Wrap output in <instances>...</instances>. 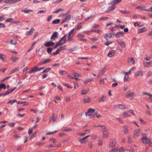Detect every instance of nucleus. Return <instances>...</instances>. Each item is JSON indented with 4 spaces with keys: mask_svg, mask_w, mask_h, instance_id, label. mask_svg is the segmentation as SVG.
<instances>
[{
    "mask_svg": "<svg viewBox=\"0 0 152 152\" xmlns=\"http://www.w3.org/2000/svg\"><path fill=\"white\" fill-rule=\"evenodd\" d=\"M19 70V67H16L10 72V74L14 73Z\"/></svg>",
    "mask_w": 152,
    "mask_h": 152,
    "instance_id": "7c9ffc66",
    "label": "nucleus"
},
{
    "mask_svg": "<svg viewBox=\"0 0 152 152\" xmlns=\"http://www.w3.org/2000/svg\"><path fill=\"white\" fill-rule=\"evenodd\" d=\"M116 107H118L120 109H126L125 107H124V105H114V107L115 108Z\"/></svg>",
    "mask_w": 152,
    "mask_h": 152,
    "instance_id": "393cba45",
    "label": "nucleus"
},
{
    "mask_svg": "<svg viewBox=\"0 0 152 152\" xmlns=\"http://www.w3.org/2000/svg\"><path fill=\"white\" fill-rule=\"evenodd\" d=\"M0 87L1 88L5 89L6 88V86L4 83H1L0 84Z\"/></svg>",
    "mask_w": 152,
    "mask_h": 152,
    "instance_id": "a18cd8bd",
    "label": "nucleus"
},
{
    "mask_svg": "<svg viewBox=\"0 0 152 152\" xmlns=\"http://www.w3.org/2000/svg\"><path fill=\"white\" fill-rule=\"evenodd\" d=\"M86 115L87 116H89V117H92V114L91 113H90L88 112H87L86 113Z\"/></svg>",
    "mask_w": 152,
    "mask_h": 152,
    "instance_id": "864d4df0",
    "label": "nucleus"
},
{
    "mask_svg": "<svg viewBox=\"0 0 152 152\" xmlns=\"http://www.w3.org/2000/svg\"><path fill=\"white\" fill-rule=\"evenodd\" d=\"M68 76L69 77V79H75V80L77 81L79 80H80V79L79 78L72 77L69 75H68Z\"/></svg>",
    "mask_w": 152,
    "mask_h": 152,
    "instance_id": "79ce46f5",
    "label": "nucleus"
},
{
    "mask_svg": "<svg viewBox=\"0 0 152 152\" xmlns=\"http://www.w3.org/2000/svg\"><path fill=\"white\" fill-rule=\"evenodd\" d=\"M79 40L80 41L83 42H86L87 41V40L86 39L83 38L80 39Z\"/></svg>",
    "mask_w": 152,
    "mask_h": 152,
    "instance_id": "e2e57ef3",
    "label": "nucleus"
},
{
    "mask_svg": "<svg viewBox=\"0 0 152 152\" xmlns=\"http://www.w3.org/2000/svg\"><path fill=\"white\" fill-rule=\"evenodd\" d=\"M71 17L72 15L71 14L67 13L66 16H65V18L64 19L61 21V24H62L66 22L67 21L69 20L71 18Z\"/></svg>",
    "mask_w": 152,
    "mask_h": 152,
    "instance_id": "7ed1b4c3",
    "label": "nucleus"
},
{
    "mask_svg": "<svg viewBox=\"0 0 152 152\" xmlns=\"http://www.w3.org/2000/svg\"><path fill=\"white\" fill-rule=\"evenodd\" d=\"M58 32H54L51 36V39H53V40H55L56 38L57 37L58 35Z\"/></svg>",
    "mask_w": 152,
    "mask_h": 152,
    "instance_id": "f3484780",
    "label": "nucleus"
},
{
    "mask_svg": "<svg viewBox=\"0 0 152 152\" xmlns=\"http://www.w3.org/2000/svg\"><path fill=\"white\" fill-rule=\"evenodd\" d=\"M123 131L124 133L127 134L129 133V127L127 125H125L123 127Z\"/></svg>",
    "mask_w": 152,
    "mask_h": 152,
    "instance_id": "6e6552de",
    "label": "nucleus"
},
{
    "mask_svg": "<svg viewBox=\"0 0 152 152\" xmlns=\"http://www.w3.org/2000/svg\"><path fill=\"white\" fill-rule=\"evenodd\" d=\"M32 10H21V11L22 12H23L25 13H28L29 12H31L32 11Z\"/></svg>",
    "mask_w": 152,
    "mask_h": 152,
    "instance_id": "a19ab883",
    "label": "nucleus"
},
{
    "mask_svg": "<svg viewBox=\"0 0 152 152\" xmlns=\"http://www.w3.org/2000/svg\"><path fill=\"white\" fill-rule=\"evenodd\" d=\"M132 142L131 138L129 136L128 137V143L129 144H130Z\"/></svg>",
    "mask_w": 152,
    "mask_h": 152,
    "instance_id": "603ef678",
    "label": "nucleus"
},
{
    "mask_svg": "<svg viewBox=\"0 0 152 152\" xmlns=\"http://www.w3.org/2000/svg\"><path fill=\"white\" fill-rule=\"evenodd\" d=\"M38 69V67L36 66L33 67L31 70L29 71L28 72L29 73L31 74L32 73H34L35 72L37 71V69Z\"/></svg>",
    "mask_w": 152,
    "mask_h": 152,
    "instance_id": "6ab92c4d",
    "label": "nucleus"
},
{
    "mask_svg": "<svg viewBox=\"0 0 152 152\" xmlns=\"http://www.w3.org/2000/svg\"><path fill=\"white\" fill-rule=\"evenodd\" d=\"M123 115L124 118H126V117H130L131 116L130 115L128 114V113L126 112H124L123 113Z\"/></svg>",
    "mask_w": 152,
    "mask_h": 152,
    "instance_id": "f704fd0d",
    "label": "nucleus"
},
{
    "mask_svg": "<svg viewBox=\"0 0 152 152\" xmlns=\"http://www.w3.org/2000/svg\"><path fill=\"white\" fill-rule=\"evenodd\" d=\"M50 68H48L46 69H45L44 70L42 73H44L45 72H48L50 70Z\"/></svg>",
    "mask_w": 152,
    "mask_h": 152,
    "instance_id": "13d9d810",
    "label": "nucleus"
},
{
    "mask_svg": "<svg viewBox=\"0 0 152 152\" xmlns=\"http://www.w3.org/2000/svg\"><path fill=\"white\" fill-rule=\"evenodd\" d=\"M106 68L105 67H104L101 70H99V74L97 76V77H100L101 76L100 75H102L104 73L105 71Z\"/></svg>",
    "mask_w": 152,
    "mask_h": 152,
    "instance_id": "4468645a",
    "label": "nucleus"
},
{
    "mask_svg": "<svg viewBox=\"0 0 152 152\" xmlns=\"http://www.w3.org/2000/svg\"><path fill=\"white\" fill-rule=\"evenodd\" d=\"M73 75L75 77H80L81 76V75L76 72L73 73Z\"/></svg>",
    "mask_w": 152,
    "mask_h": 152,
    "instance_id": "de8ad7c7",
    "label": "nucleus"
},
{
    "mask_svg": "<svg viewBox=\"0 0 152 152\" xmlns=\"http://www.w3.org/2000/svg\"><path fill=\"white\" fill-rule=\"evenodd\" d=\"M115 51L114 50H112L109 52L108 56L110 57L113 56L115 55Z\"/></svg>",
    "mask_w": 152,
    "mask_h": 152,
    "instance_id": "412c9836",
    "label": "nucleus"
},
{
    "mask_svg": "<svg viewBox=\"0 0 152 152\" xmlns=\"http://www.w3.org/2000/svg\"><path fill=\"white\" fill-rule=\"evenodd\" d=\"M115 6L113 5L108 7V11H111L114 9L115 8Z\"/></svg>",
    "mask_w": 152,
    "mask_h": 152,
    "instance_id": "e433bc0d",
    "label": "nucleus"
},
{
    "mask_svg": "<svg viewBox=\"0 0 152 152\" xmlns=\"http://www.w3.org/2000/svg\"><path fill=\"white\" fill-rule=\"evenodd\" d=\"M89 90V89L87 90H83L81 91V92L82 94H85L88 92Z\"/></svg>",
    "mask_w": 152,
    "mask_h": 152,
    "instance_id": "473e14b6",
    "label": "nucleus"
},
{
    "mask_svg": "<svg viewBox=\"0 0 152 152\" xmlns=\"http://www.w3.org/2000/svg\"><path fill=\"white\" fill-rule=\"evenodd\" d=\"M107 79L106 78H104L103 79H100L99 82V83L100 84H104V80H107Z\"/></svg>",
    "mask_w": 152,
    "mask_h": 152,
    "instance_id": "c03bdc74",
    "label": "nucleus"
},
{
    "mask_svg": "<svg viewBox=\"0 0 152 152\" xmlns=\"http://www.w3.org/2000/svg\"><path fill=\"white\" fill-rule=\"evenodd\" d=\"M81 27L82 26L81 25L80 23H79L77 25L76 29L77 30H78L80 29L81 28Z\"/></svg>",
    "mask_w": 152,
    "mask_h": 152,
    "instance_id": "338daca9",
    "label": "nucleus"
},
{
    "mask_svg": "<svg viewBox=\"0 0 152 152\" xmlns=\"http://www.w3.org/2000/svg\"><path fill=\"white\" fill-rule=\"evenodd\" d=\"M35 31V29L34 28H31L29 31L26 32L25 33V35L26 36L30 35Z\"/></svg>",
    "mask_w": 152,
    "mask_h": 152,
    "instance_id": "a211bd4d",
    "label": "nucleus"
},
{
    "mask_svg": "<svg viewBox=\"0 0 152 152\" xmlns=\"http://www.w3.org/2000/svg\"><path fill=\"white\" fill-rule=\"evenodd\" d=\"M103 137L104 138H107L108 136V129L107 130H105L102 132Z\"/></svg>",
    "mask_w": 152,
    "mask_h": 152,
    "instance_id": "9b49d317",
    "label": "nucleus"
},
{
    "mask_svg": "<svg viewBox=\"0 0 152 152\" xmlns=\"http://www.w3.org/2000/svg\"><path fill=\"white\" fill-rule=\"evenodd\" d=\"M117 42L122 48H124L126 46V45L124 42L122 41L118 40Z\"/></svg>",
    "mask_w": 152,
    "mask_h": 152,
    "instance_id": "1a4fd4ad",
    "label": "nucleus"
},
{
    "mask_svg": "<svg viewBox=\"0 0 152 152\" xmlns=\"http://www.w3.org/2000/svg\"><path fill=\"white\" fill-rule=\"evenodd\" d=\"M141 132V130L139 129H135L133 137L134 138H137L140 135Z\"/></svg>",
    "mask_w": 152,
    "mask_h": 152,
    "instance_id": "423d86ee",
    "label": "nucleus"
},
{
    "mask_svg": "<svg viewBox=\"0 0 152 152\" xmlns=\"http://www.w3.org/2000/svg\"><path fill=\"white\" fill-rule=\"evenodd\" d=\"M143 75V72L142 71H139L136 73L135 74V77H137L139 76H142Z\"/></svg>",
    "mask_w": 152,
    "mask_h": 152,
    "instance_id": "aec40b11",
    "label": "nucleus"
},
{
    "mask_svg": "<svg viewBox=\"0 0 152 152\" xmlns=\"http://www.w3.org/2000/svg\"><path fill=\"white\" fill-rule=\"evenodd\" d=\"M122 0H114L113 1L114 4H117L121 1Z\"/></svg>",
    "mask_w": 152,
    "mask_h": 152,
    "instance_id": "37998d69",
    "label": "nucleus"
},
{
    "mask_svg": "<svg viewBox=\"0 0 152 152\" xmlns=\"http://www.w3.org/2000/svg\"><path fill=\"white\" fill-rule=\"evenodd\" d=\"M128 62L129 63H131L134 64V60L133 58L128 59Z\"/></svg>",
    "mask_w": 152,
    "mask_h": 152,
    "instance_id": "c9c22d12",
    "label": "nucleus"
},
{
    "mask_svg": "<svg viewBox=\"0 0 152 152\" xmlns=\"http://www.w3.org/2000/svg\"><path fill=\"white\" fill-rule=\"evenodd\" d=\"M55 44L54 43L51 41L47 42L45 45V46L48 47L50 46H53Z\"/></svg>",
    "mask_w": 152,
    "mask_h": 152,
    "instance_id": "2eb2a0df",
    "label": "nucleus"
},
{
    "mask_svg": "<svg viewBox=\"0 0 152 152\" xmlns=\"http://www.w3.org/2000/svg\"><path fill=\"white\" fill-rule=\"evenodd\" d=\"M90 135H88L86 136V137H83V138L80 139L79 140V141L81 143H85L86 142V139L88 137H90Z\"/></svg>",
    "mask_w": 152,
    "mask_h": 152,
    "instance_id": "f8f14e48",
    "label": "nucleus"
},
{
    "mask_svg": "<svg viewBox=\"0 0 152 152\" xmlns=\"http://www.w3.org/2000/svg\"><path fill=\"white\" fill-rule=\"evenodd\" d=\"M75 29H72L69 33L68 35L69 36L73 37L75 33Z\"/></svg>",
    "mask_w": 152,
    "mask_h": 152,
    "instance_id": "5701e85b",
    "label": "nucleus"
},
{
    "mask_svg": "<svg viewBox=\"0 0 152 152\" xmlns=\"http://www.w3.org/2000/svg\"><path fill=\"white\" fill-rule=\"evenodd\" d=\"M84 103L90 102L91 101V99L90 98H85L83 99Z\"/></svg>",
    "mask_w": 152,
    "mask_h": 152,
    "instance_id": "b1692460",
    "label": "nucleus"
},
{
    "mask_svg": "<svg viewBox=\"0 0 152 152\" xmlns=\"http://www.w3.org/2000/svg\"><path fill=\"white\" fill-rule=\"evenodd\" d=\"M51 60L49 59L48 58L45 59L43 61L44 64H47L48 62L51 61Z\"/></svg>",
    "mask_w": 152,
    "mask_h": 152,
    "instance_id": "58836bf2",
    "label": "nucleus"
},
{
    "mask_svg": "<svg viewBox=\"0 0 152 152\" xmlns=\"http://www.w3.org/2000/svg\"><path fill=\"white\" fill-rule=\"evenodd\" d=\"M144 66H145L151 67L152 66V61L145 62L144 63Z\"/></svg>",
    "mask_w": 152,
    "mask_h": 152,
    "instance_id": "ddd939ff",
    "label": "nucleus"
},
{
    "mask_svg": "<svg viewBox=\"0 0 152 152\" xmlns=\"http://www.w3.org/2000/svg\"><path fill=\"white\" fill-rule=\"evenodd\" d=\"M57 116L55 114H53L51 118L50 119L49 121V123L50 122H54L55 121L57 120Z\"/></svg>",
    "mask_w": 152,
    "mask_h": 152,
    "instance_id": "0eeeda50",
    "label": "nucleus"
},
{
    "mask_svg": "<svg viewBox=\"0 0 152 152\" xmlns=\"http://www.w3.org/2000/svg\"><path fill=\"white\" fill-rule=\"evenodd\" d=\"M139 119L142 124H146L147 123L146 122L144 121L142 119L140 118Z\"/></svg>",
    "mask_w": 152,
    "mask_h": 152,
    "instance_id": "bf43d9fd",
    "label": "nucleus"
},
{
    "mask_svg": "<svg viewBox=\"0 0 152 152\" xmlns=\"http://www.w3.org/2000/svg\"><path fill=\"white\" fill-rule=\"evenodd\" d=\"M66 36L67 34H65L58 42L60 44V46L63 45L66 42Z\"/></svg>",
    "mask_w": 152,
    "mask_h": 152,
    "instance_id": "20e7f679",
    "label": "nucleus"
},
{
    "mask_svg": "<svg viewBox=\"0 0 152 152\" xmlns=\"http://www.w3.org/2000/svg\"><path fill=\"white\" fill-rule=\"evenodd\" d=\"M64 10V9L62 8H60L58 9L56 11L53 12V13H57V12H60V11H62Z\"/></svg>",
    "mask_w": 152,
    "mask_h": 152,
    "instance_id": "09e8293b",
    "label": "nucleus"
},
{
    "mask_svg": "<svg viewBox=\"0 0 152 152\" xmlns=\"http://www.w3.org/2000/svg\"><path fill=\"white\" fill-rule=\"evenodd\" d=\"M134 96L135 93H134L127 92L126 93V98H129L130 99H132L134 98Z\"/></svg>",
    "mask_w": 152,
    "mask_h": 152,
    "instance_id": "f03ea898",
    "label": "nucleus"
},
{
    "mask_svg": "<svg viewBox=\"0 0 152 152\" xmlns=\"http://www.w3.org/2000/svg\"><path fill=\"white\" fill-rule=\"evenodd\" d=\"M144 7H141L140 6H138V7H137L136 8L140 9V10L141 11L145 10V11H147L149 10V9H143V8Z\"/></svg>",
    "mask_w": 152,
    "mask_h": 152,
    "instance_id": "ea45409f",
    "label": "nucleus"
},
{
    "mask_svg": "<svg viewBox=\"0 0 152 152\" xmlns=\"http://www.w3.org/2000/svg\"><path fill=\"white\" fill-rule=\"evenodd\" d=\"M116 144V140L114 139L111 140L110 141L109 147L114 148Z\"/></svg>",
    "mask_w": 152,
    "mask_h": 152,
    "instance_id": "39448f33",
    "label": "nucleus"
},
{
    "mask_svg": "<svg viewBox=\"0 0 152 152\" xmlns=\"http://www.w3.org/2000/svg\"><path fill=\"white\" fill-rule=\"evenodd\" d=\"M147 30L146 27H143L142 28H140L139 31V33H142Z\"/></svg>",
    "mask_w": 152,
    "mask_h": 152,
    "instance_id": "cd10ccee",
    "label": "nucleus"
},
{
    "mask_svg": "<svg viewBox=\"0 0 152 152\" xmlns=\"http://www.w3.org/2000/svg\"><path fill=\"white\" fill-rule=\"evenodd\" d=\"M12 21H13V19L12 18L6 19L5 20V21L6 22H11Z\"/></svg>",
    "mask_w": 152,
    "mask_h": 152,
    "instance_id": "052dcab7",
    "label": "nucleus"
},
{
    "mask_svg": "<svg viewBox=\"0 0 152 152\" xmlns=\"http://www.w3.org/2000/svg\"><path fill=\"white\" fill-rule=\"evenodd\" d=\"M110 151H112V152H121L120 149L117 148H113Z\"/></svg>",
    "mask_w": 152,
    "mask_h": 152,
    "instance_id": "2f4dec72",
    "label": "nucleus"
},
{
    "mask_svg": "<svg viewBox=\"0 0 152 152\" xmlns=\"http://www.w3.org/2000/svg\"><path fill=\"white\" fill-rule=\"evenodd\" d=\"M124 33L123 31L118 32L115 34L116 37L118 38H119L121 37H124Z\"/></svg>",
    "mask_w": 152,
    "mask_h": 152,
    "instance_id": "9d476101",
    "label": "nucleus"
},
{
    "mask_svg": "<svg viewBox=\"0 0 152 152\" xmlns=\"http://www.w3.org/2000/svg\"><path fill=\"white\" fill-rule=\"evenodd\" d=\"M57 131H53V132H46V134L47 135H50V134H52L53 133H56L57 132Z\"/></svg>",
    "mask_w": 152,
    "mask_h": 152,
    "instance_id": "0e129e2a",
    "label": "nucleus"
},
{
    "mask_svg": "<svg viewBox=\"0 0 152 152\" xmlns=\"http://www.w3.org/2000/svg\"><path fill=\"white\" fill-rule=\"evenodd\" d=\"M84 37V35H83L81 33H79L77 35V38L78 40L80 39H81Z\"/></svg>",
    "mask_w": 152,
    "mask_h": 152,
    "instance_id": "c85d7f7f",
    "label": "nucleus"
},
{
    "mask_svg": "<svg viewBox=\"0 0 152 152\" xmlns=\"http://www.w3.org/2000/svg\"><path fill=\"white\" fill-rule=\"evenodd\" d=\"M15 124V123H14V122H12V123H9L8 124V125L9 127H12L14 126Z\"/></svg>",
    "mask_w": 152,
    "mask_h": 152,
    "instance_id": "3c124183",
    "label": "nucleus"
},
{
    "mask_svg": "<svg viewBox=\"0 0 152 152\" xmlns=\"http://www.w3.org/2000/svg\"><path fill=\"white\" fill-rule=\"evenodd\" d=\"M59 73L60 74L66 75L67 74L66 72L65 71H60L59 72Z\"/></svg>",
    "mask_w": 152,
    "mask_h": 152,
    "instance_id": "69168bd1",
    "label": "nucleus"
},
{
    "mask_svg": "<svg viewBox=\"0 0 152 152\" xmlns=\"http://www.w3.org/2000/svg\"><path fill=\"white\" fill-rule=\"evenodd\" d=\"M142 140L144 143L146 144H151V142L149 139H148L147 137L146 136L145 134H143L142 135Z\"/></svg>",
    "mask_w": 152,
    "mask_h": 152,
    "instance_id": "f257e3e1",
    "label": "nucleus"
},
{
    "mask_svg": "<svg viewBox=\"0 0 152 152\" xmlns=\"http://www.w3.org/2000/svg\"><path fill=\"white\" fill-rule=\"evenodd\" d=\"M106 96L103 95L102 96L99 97V102H104L106 100Z\"/></svg>",
    "mask_w": 152,
    "mask_h": 152,
    "instance_id": "dca6fc26",
    "label": "nucleus"
},
{
    "mask_svg": "<svg viewBox=\"0 0 152 152\" xmlns=\"http://www.w3.org/2000/svg\"><path fill=\"white\" fill-rule=\"evenodd\" d=\"M124 81H128L129 80V77L128 76H125L124 77Z\"/></svg>",
    "mask_w": 152,
    "mask_h": 152,
    "instance_id": "8fccbe9b",
    "label": "nucleus"
},
{
    "mask_svg": "<svg viewBox=\"0 0 152 152\" xmlns=\"http://www.w3.org/2000/svg\"><path fill=\"white\" fill-rule=\"evenodd\" d=\"M89 38L91 40L94 42L98 40V39L97 38L95 37L90 38Z\"/></svg>",
    "mask_w": 152,
    "mask_h": 152,
    "instance_id": "5fc2aeb1",
    "label": "nucleus"
},
{
    "mask_svg": "<svg viewBox=\"0 0 152 152\" xmlns=\"http://www.w3.org/2000/svg\"><path fill=\"white\" fill-rule=\"evenodd\" d=\"M152 75V72L149 71L148 73L147 76L149 77V76Z\"/></svg>",
    "mask_w": 152,
    "mask_h": 152,
    "instance_id": "774afa93",
    "label": "nucleus"
},
{
    "mask_svg": "<svg viewBox=\"0 0 152 152\" xmlns=\"http://www.w3.org/2000/svg\"><path fill=\"white\" fill-rule=\"evenodd\" d=\"M120 11L122 13H124V14H125V13H126L127 14H130V12H129V11H125V10H120Z\"/></svg>",
    "mask_w": 152,
    "mask_h": 152,
    "instance_id": "6e6d98bb",
    "label": "nucleus"
},
{
    "mask_svg": "<svg viewBox=\"0 0 152 152\" xmlns=\"http://www.w3.org/2000/svg\"><path fill=\"white\" fill-rule=\"evenodd\" d=\"M52 49L51 48H48L47 49V52L49 54H50L52 51Z\"/></svg>",
    "mask_w": 152,
    "mask_h": 152,
    "instance_id": "680f3d73",
    "label": "nucleus"
},
{
    "mask_svg": "<svg viewBox=\"0 0 152 152\" xmlns=\"http://www.w3.org/2000/svg\"><path fill=\"white\" fill-rule=\"evenodd\" d=\"M19 58L15 57H12L11 58V59L14 62H16L18 59Z\"/></svg>",
    "mask_w": 152,
    "mask_h": 152,
    "instance_id": "4c0bfd02",
    "label": "nucleus"
},
{
    "mask_svg": "<svg viewBox=\"0 0 152 152\" xmlns=\"http://www.w3.org/2000/svg\"><path fill=\"white\" fill-rule=\"evenodd\" d=\"M60 22V20L59 19H57L54 20L52 22L53 24H57Z\"/></svg>",
    "mask_w": 152,
    "mask_h": 152,
    "instance_id": "72a5a7b5",
    "label": "nucleus"
},
{
    "mask_svg": "<svg viewBox=\"0 0 152 152\" xmlns=\"http://www.w3.org/2000/svg\"><path fill=\"white\" fill-rule=\"evenodd\" d=\"M7 42L12 45H15L17 43L15 40L13 39H11L10 40V42L8 41Z\"/></svg>",
    "mask_w": 152,
    "mask_h": 152,
    "instance_id": "a878e982",
    "label": "nucleus"
},
{
    "mask_svg": "<svg viewBox=\"0 0 152 152\" xmlns=\"http://www.w3.org/2000/svg\"><path fill=\"white\" fill-rule=\"evenodd\" d=\"M13 23L18 24V25H23L22 23L19 21H14Z\"/></svg>",
    "mask_w": 152,
    "mask_h": 152,
    "instance_id": "49530a36",
    "label": "nucleus"
},
{
    "mask_svg": "<svg viewBox=\"0 0 152 152\" xmlns=\"http://www.w3.org/2000/svg\"><path fill=\"white\" fill-rule=\"evenodd\" d=\"M4 2L7 4H11L15 3V0H4Z\"/></svg>",
    "mask_w": 152,
    "mask_h": 152,
    "instance_id": "4be33fe9",
    "label": "nucleus"
},
{
    "mask_svg": "<svg viewBox=\"0 0 152 152\" xmlns=\"http://www.w3.org/2000/svg\"><path fill=\"white\" fill-rule=\"evenodd\" d=\"M99 127L100 128V129L102 131V132L104 131L107 130V129L104 125H99Z\"/></svg>",
    "mask_w": 152,
    "mask_h": 152,
    "instance_id": "bb28decb",
    "label": "nucleus"
},
{
    "mask_svg": "<svg viewBox=\"0 0 152 152\" xmlns=\"http://www.w3.org/2000/svg\"><path fill=\"white\" fill-rule=\"evenodd\" d=\"M112 37V34L111 33H110L109 34H105V36L104 37V38L106 39L107 40L108 38H111Z\"/></svg>",
    "mask_w": 152,
    "mask_h": 152,
    "instance_id": "c756f323",
    "label": "nucleus"
},
{
    "mask_svg": "<svg viewBox=\"0 0 152 152\" xmlns=\"http://www.w3.org/2000/svg\"><path fill=\"white\" fill-rule=\"evenodd\" d=\"M87 112H90V113H94L95 112V110L94 109H93L91 108H89L88 110V111Z\"/></svg>",
    "mask_w": 152,
    "mask_h": 152,
    "instance_id": "4d7b16f0",
    "label": "nucleus"
}]
</instances>
